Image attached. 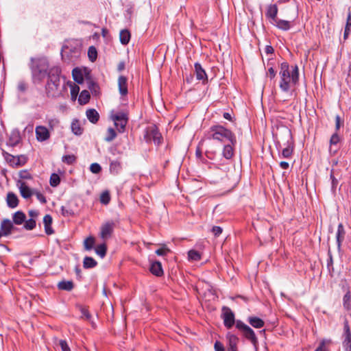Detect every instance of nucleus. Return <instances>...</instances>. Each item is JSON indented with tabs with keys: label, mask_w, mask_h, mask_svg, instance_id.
<instances>
[{
	"label": "nucleus",
	"mask_w": 351,
	"mask_h": 351,
	"mask_svg": "<svg viewBox=\"0 0 351 351\" xmlns=\"http://www.w3.org/2000/svg\"><path fill=\"white\" fill-rule=\"evenodd\" d=\"M195 73L197 80H202V83L205 84L208 82V77L205 70L202 68L199 62H195L194 64Z\"/></svg>",
	"instance_id": "12"
},
{
	"label": "nucleus",
	"mask_w": 351,
	"mask_h": 351,
	"mask_svg": "<svg viewBox=\"0 0 351 351\" xmlns=\"http://www.w3.org/2000/svg\"><path fill=\"white\" fill-rule=\"evenodd\" d=\"M226 337L230 347L229 351H237V344L239 341L237 337L230 332H228Z\"/></svg>",
	"instance_id": "21"
},
{
	"label": "nucleus",
	"mask_w": 351,
	"mask_h": 351,
	"mask_svg": "<svg viewBox=\"0 0 351 351\" xmlns=\"http://www.w3.org/2000/svg\"><path fill=\"white\" fill-rule=\"evenodd\" d=\"M107 136L105 138L106 141L110 142L114 140L117 136V134L113 128H108L107 130Z\"/></svg>",
	"instance_id": "41"
},
{
	"label": "nucleus",
	"mask_w": 351,
	"mask_h": 351,
	"mask_svg": "<svg viewBox=\"0 0 351 351\" xmlns=\"http://www.w3.org/2000/svg\"><path fill=\"white\" fill-rule=\"evenodd\" d=\"M208 138L221 142L227 141L232 145L236 143V138L234 134L230 130L219 125H213L210 128Z\"/></svg>",
	"instance_id": "3"
},
{
	"label": "nucleus",
	"mask_w": 351,
	"mask_h": 351,
	"mask_svg": "<svg viewBox=\"0 0 351 351\" xmlns=\"http://www.w3.org/2000/svg\"><path fill=\"white\" fill-rule=\"evenodd\" d=\"M28 213H29V215L32 217L31 219H34V218L36 217L38 215V211L33 210H29Z\"/></svg>",
	"instance_id": "63"
},
{
	"label": "nucleus",
	"mask_w": 351,
	"mask_h": 351,
	"mask_svg": "<svg viewBox=\"0 0 351 351\" xmlns=\"http://www.w3.org/2000/svg\"><path fill=\"white\" fill-rule=\"evenodd\" d=\"M71 128L72 132L75 135L80 136L83 133V128L77 119H74L72 121Z\"/></svg>",
	"instance_id": "26"
},
{
	"label": "nucleus",
	"mask_w": 351,
	"mask_h": 351,
	"mask_svg": "<svg viewBox=\"0 0 351 351\" xmlns=\"http://www.w3.org/2000/svg\"><path fill=\"white\" fill-rule=\"evenodd\" d=\"M80 312L82 313L81 318L90 321L91 315L85 307H80Z\"/></svg>",
	"instance_id": "42"
},
{
	"label": "nucleus",
	"mask_w": 351,
	"mask_h": 351,
	"mask_svg": "<svg viewBox=\"0 0 351 351\" xmlns=\"http://www.w3.org/2000/svg\"><path fill=\"white\" fill-rule=\"evenodd\" d=\"M59 345L62 351H71V349L65 340H60Z\"/></svg>",
	"instance_id": "50"
},
{
	"label": "nucleus",
	"mask_w": 351,
	"mask_h": 351,
	"mask_svg": "<svg viewBox=\"0 0 351 351\" xmlns=\"http://www.w3.org/2000/svg\"><path fill=\"white\" fill-rule=\"evenodd\" d=\"M90 170L93 173H98L101 171V166L98 163H93L90 165Z\"/></svg>",
	"instance_id": "46"
},
{
	"label": "nucleus",
	"mask_w": 351,
	"mask_h": 351,
	"mask_svg": "<svg viewBox=\"0 0 351 351\" xmlns=\"http://www.w3.org/2000/svg\"><path fill=\"white\" fill-rule=\"evenodd\" d=\"M188 257L189 260L197 261L200 260L201 255L197 251L191 250L188 252Z\"/></svg>",
	"instance_id": "37"
},
{
	"label": "nucleus",
	"mask_w": 351,
	"mask_h": 351,
	"mask_svg": "<svg viewBox=\"0 0 351 351\" xmlns=\"http://www.w3.org/2000/svg\"><path fill=\"white\" fill-rule=\"evenodd\" d=\"M118 86L120 94L125 96L128 93V79L124 75H120L118 79Z\"/></svg>",
	"instance_id": "17"
},
{
	"label": "nucleus",
	"mask_w": 351,
	"mask_h": 351,
	"mask_svg": "<svg viewBox=\"0 0 351 351\" xmlns=\"http://www.w3.org/2000/svg\"><path fill=\"white\" fill-rule=\"evenodd\" d=\"M169 251V249L164 245L161 248L156 250V254L158 256H164L166 255Z\"/></svg>",
	"instance_id": "47"
},
{
	"label": "nucleus",
	"mask_w": 351,
	"mask_h": 351,
	"mask_svg": "<svg viewBox=\"0 0 351 351\" xmlns=\"http://www.w3.org/2000/svg\"><path fill=\"white\" fill-rule=\"evenodd\" d=\"M97 261L90 256H86L84 258L83 261V266L84 268L88 269V268H93L97 265Z\"/></svg>",
	"instance_id": "29"
},
{
	"label": "nucleus",
	"mask_w": 351,
	"mask_h": 351,
	"mask_svg": "<svg viewBox=\"0 0 351 351\" xmlns=\"http://www.w3.org/2000/svg\"><path fill=\"white\" fill-rule=\"evenodd\" d=\"M286 136L288 138L287 145L282 149V155L284 158H290L293 154V142L291 138V133L289 130H286Z\"/></svg>",
	"instance_id": "11"
},
{
	"label": "nucleus",
	"mask_w": 351,
	"mask_h": 351,
	"mask_svg": "<svg viewBox=\"0 0 351 351\" xmlns=\"http://www.w3.org/2000/svg\"><path fill=\"white\" fill-rule=\"evenodd\" d=\"M49 62L47 58H41L36 60L32 67V73L35 80L42 81L49 73Z\"/></svg>",
	"instance_id": "5"
},
{
	"label": "nucleus",
	"mask_w": 351,
	"mask_h": 351,
	"mask_svg": "<svg viewBox=\"0 0 351 351\" xmlns=\"http://www.w3.org/2000/svg\"><path fill=\"white\" fill-rule=\"evenodd\" d=\"M114 222L112 221H107L104 223L101 227L100 230V237L102 239H108L110 237L114 228Z\"/></svg>",
	"instance_id": "10"
},
{
	"label": "nucleus",
	"mask_w": 351,
	"mask_h": 351,
	"mask_svg": "<svg viewBox=\"0 0 351 351\" xmlns=\"http://www.w3.org/2000/svg\"><path fill=\"white\" fill-rule=\"evenodd\" d=\"M61 69L55 66L49 69L48 73V81L46 84V92L49 97H56L60 94V75Z\"/></svg>",
	"instance_id": "2"
},
{
	"label": "nucleus",
	"mask_w": 351,
	"mask_h": 351,
	"mask_svg": "<svg viewBox=\"0 0 351 351\" xmlns=\"http://www.w3.org/2000/svg\"><path fill=\"white\" fill-rule=\"evenodd\" d=\"M278 7L276 4H270L267 8L265 16L267 19L271 20V22H274L278 18Z\"/></svg>",
	"instance_id": "14"
},
{
	"label": "nucleus",
	"mask_w": 351,
	"mask_h": 351,
	"mask_svg": "<svg viewBox=\"0 0 351 351\" xmlns=\"http://www.w3.org/2000/svg\"><path fill=\"white\" fill-rule=\"evenodd\" d=\"M19 177L22 179H31L32 178L30 173L27 171H25V170L21 171L19 172Z\"/></svg>",
	"instance_id": "53"
},
{
	"label": "nucleus",
	"mask_w": 351,
	"mask_h": 351,
	"mask_svg": "<svg viewBox=\"0 0 351 351\" xmlns=\"http://www.w3.org/2000/svg\"><path fill=\"white\" fill-rule=\"evenodd\" d=\"M346 28L347 29H351V14H350V13L348 14V16L347 18Z\"/></svg>",
	"instance_id": "61"
},
{
	"label": "nucleus",
	"mask_w": 351,
	"mask_h": 351,
	"mask_svg": "<svg viewBox=\"0 0 351 351\" xmlns=\"http://www.w3.org/2000/svg\"><path fill=\"white\" fill-rule=\"evenodd\" d=\"M120 166V164L119 162L117 161H112L111 163H110V170H114V169H116L117 168H119Z\"/></svg>",
	"instance_id": "62"
},
{
	"label": "nucleus",
	"mask_w": 351,
	"mask_h": 351,
	"mask_svg": "<svg viewBox=\"0 0 351 351\" xmlns=\"http://www.w3.org/2000/svg\"><path fill=\"white\" fill-rule=\"evenodd\" d=\"M222 311L224 326L228 328H230L235 322L234 315L228 307H223Z\"/></svg>",
	"instance_id": "9"
},
{
	"label": "nucleus",
	"mask_w": 351,
	"mask_h": 351,
	"mask_svg": "<svg viewBox=\"0 0 351 351\" xmlns=\"http://www.w3.org/2000/svg\"><path fill=\"white\" fill-rule=\"evenodd\" d=\"M130 32L128 29H122L119 34L120 42L122 45H128L130 40Z\"/></svg>",
	"instance_id": "24"
},
{
	"label": "nucleus",
	"mask_w": 351,
	"mask_h": 351,
	"mask_svg": "<svg viewBox=\"0 0 351 351\" xmlns=\"http://www.w3.org/2000/svg\"><path fill=\"white\" fill-rule=\"evenodd\" d=\"M90 99V93L88 90H82L78 97V102L80 104H86Z\"/></svg>",
	"instance_id": "30"
},
{
	"label": "nucleus",
	"mask_w": 351,
	"mask_h": 351,
	"mask_svg": "<svg viewBox=\"0 0 351 351\" xmlns=\"http://www.w3.org/2000/svg\"><path fill=\"white\" fill-rule=\"evenodd\" d=\"M76 160V157L74 155H65L62 158V161L68 165L73 164Z\"/></svg>",
	"instance_id": "40"
},
{
	"label": "nucleus",
	"mask_w": 351,
	"mask_h": 351,
	"mask_svg": "<svg viewBox=\"0 0 351 351\" xmlns=\"http://www.w3.org/2000/svg\"><path fill=\"white\" fill-rule=\"evenodd\" d=\"M243 333L245 337L249 339L253 344L256 343L257 337L250 327H248Z\"/></svg>",
	"instance_id": "27"
},
{
	"label": "nucleus",
	"mask_w": 351,
	"mask_h": 351,
	"mask_svg": "<svg viewBox=\"0 0 351 351\" xmlns=\"http://www.w3.org/2000/svg\"><path fill=\"white\" fill-rule=\"evenodd\" d=\"M343 123V121L341 120V117L339 115H337L335 117V128L337 130H338L340 128Z\"/></svg>",
	"instance_id": "56"
},
{
	"label": "nucleus",
	"mask_w": 351,
	"mask_h": 351,
	"mask_svg": "<svg viewBox=\"0 0 351 351\" xmlns=\"http://www.w3.org/2000/svg\"><path fill=\"white\" fill-rule=\"evenodd\" d=\"M36 134L38 141H44L49 138L48 130L43 126H37L36 128Z\"/></svg>",
	"instance_id": "16"
},
{
	"label": "nucleus",
	"mask_w": 351,
	"mask_h": 351,
	"mask_svg": "<svg viewBox=\"0 0 351 351\" xmlns=\"http://www.w3.org/2000/svg\"><path fill=\"white\" fill-rule=\"evenodd\" d=\"M144 138L147 142L153 141L156 145H160L162 141V135L155 125H152L146 128Z\"/></svg>",
	"instance_id": "6"
},
{
	"label": "nucleus",
	"mask_w": 351,
	"mask_h": 351,
	"mask_svg": "<svg viewBox=\"0 0 351 351\" xmlns=\"http://www.w3.org/2000/svg\"><path fill=\"white\" fill-rule=\"evenodd\" d=\"M343 306L347 309L351 308V297L349 293H347L343 297Z\"/></svg>",
	"instance_id": "44"
},
{
	"label": "nucleus",
	"mask_w": 351,
	"mask_h": 351,
	"mask_svg": "<svg viewBox=\"0 0 351 351\" xmlns=\"http://www.w3.org/2000/svg\"><path fill=\"white\" fill-rule=\"evenodd\" d=\"M277 28L283 31H288L291 28V23L289 21L277 19L274 23L271 22Z\"/></svg>",
	"instance_id": "18"
},
{
	"label": "nucleus",
	"mask_w": 351,
	"mask_h": 351,
	"mask_svg": "<svg viewBox=\"0 0 351 351\" xmlns=\"http://www.w3.org/2000/svg\"><path fill=\"white\" fill-rule=\"evenodd\" d=\"M330 341L322 340L319 344V346L317 348L315 351H327L326 348V343H328Z\"/></svg>",
	"instance_id": "51"
},
{
	"label": "nucleus",
	"mask_w": 351,
	"mask_h": 351,
	"mask_svg": "<svg viewBox=\"0 0 351 351\" xmlns=\"http://www.w3.org/2000/svg\"><path fill=\"white\" fill-rule=\"evenodd\" d=\"M212 232L215 236L217 237L222 232V228L219 226H213L212 228Z\"/></svg>",
	"instance_id": "55"
},
{
	"label": "nucleus",
	"mask_w": 351,
	"mask_h": 351,
	"mask_svg": "<svg viewBox=\"0 0 351 351\" xmlns=\"http://www.w3.org/2000/svg\"><path fill=\"white\" fill-rule=\"evenodd\" d=\"M112 121L114 122V126L119 132H123L125 125L128 123V116L124 112H117L110 115Z\"/></svg>",
	"instance_id": "8"
},
{
	"label": "nucleus",
	"mask_w": 351,
	"mask_h": 351,
	"mask_svg": "<svg viewBox=\"0 0 351 351\" xmlns=\"http://www.w3.org/2000/svg\"><path fill=\"white\" fill-rule=\"evenodd\" d=\"M18 186L21 195L23 197L27 199L34 195L35 191L31 190V189H29L25 182L19 181Z\"/></svg>",
	"instance_id": "15"
},
{
	"label": "nucleus",
	"mask_w": 351,
	"mask_h": 351,
	"mask_svg": "<svg viewBox=\"0 0 351 351\" xmlns=\"http://www.w3.org/2000/svg\"><path fill=\"white\" fill-rule=\"evenodd\" d=\"M265 52L267 54H272L274 52V49L272 46L271 45H267L265 49Z\"/></svg>",
	"instance_id": "60"
},
{
	"label": "nucleus",
	"mask_w": 351,
	"mask_h": 351,
	"mask_svg": "<svg viewBox=\"0 0 351 351\" xmlns=\"http://www.w3.org/2000/svg\"><path fill=\"white\" fill-rule=\"evenodd\" d=\"M214 348L215 351H225L223 345L218 341L215 343Z\"/></svg>",
	"instance_id": "54"
},
{
	"label": "nucleus",
	"mask_w": 351,
	"mask_h": 351,
	"mask_svg": "<svg viewBox=\"0 0 351 351\" xmlns=\"http://www.w3.org/2000/svg\"><path fill=\"white\" fill-rule=\"evenodd\" d=\"M223 156L227 158L230 159L233 156V149L230 145H225L223 150Z\"/></svg>",
	"instance_id": "35"
},
{
	"label": "nucleus",
	"mask_w": 351,
	"mask_h": 351,
	"mask_svg": "<svg viewBox=\"0 0 351 351\" xmlns=\"http://www.w3.org/2000/svg\"><path fill=\"white\" fill-rule=\"evenodd\" d=\"M13 221L16 225H21L25 222L26 216L22 211H17L13 215Z\"/></svg>",
	"instance_id": "25"
},
{
	"label": "nucleus",
	"mask_w": 351,
	"mask_h": 351,
	"mask_svg": "<svg viewBox=\"0 0 351 351\" xmlns=\"http://www.w3.org/2000/svg\"><path fill=\"white\" fill-rule=\"evenodd\" d=\"M36 226V221L34 219H29V220L25 221L24 227L27 230H32Z\"/></svg>",
	"instance_id": "45"
},
{
	"label": "nucleus",
	"mask_w": 351,
	"mask_h": 351,
	"mask_svg": "<svg viewBox=\"0 0 351 351\" xmlns=\"http://www.w3.org/2000/svg\"><path fill=\"white\" fill-rule=\"evenodd\" d=\"M343 347L346 351H351V335H345V339L343 341Z\"/></svg>",
	"instance_id": "43"
},
{
	"label": "nucleus",
	"mask_w": 351,
	"mask_h": 351,
	"mask_svg": "<svg viewBox=\"0 0 351 351\" xmlns=\"http://www.w3.org/2000/svg\"><path fill=\"white\" fill-rule=\"evenodd\" d=\"M107 247L106 244H101L95 248L96 254L99 256L101 258H104L106 254Z\"/></svg>",
	"instance_id": "33"
},
{
	"label": "nucleus",
	"mask_w": 351,
	"mask_h": 351,
	"mask_svg": "<svg viewBox=\"0 0 351 351\" xmlns=\"http://www.w3.org/2000/svg\"><path fill=\"white\" fill-rule=\"evenodd\" d=\"M60 290L70 291L73 289V282L71 280H62L58 283Z\"/></svg>",
	"instance_id": "23"
},
{
	"label": "nucleus",
	"mask_w": 351,
	"mask_h": 351,
	"mask_svg": "<svg viewBox=\"0 0 351 351\" xmlns=\"http://www.w3.org/2000/svg\"><path fill=\"white\" fill-rule=\"evenodd\" d=\"M339 141V136L337 134H334L330 140V145H336Z\"/></svg>",
	"instance_id": "52"
},
{
	"label": "nucleus",
	"mask_w": 351,
	"mask_h": 351,
	"mask_svg": "<svg viewBox=\"0 0 351 351\" xmlns=\"http://www.w3.org/2000/svg\"><path fill=\"white\" fill-rule=\"evenodd\" d=\"M73 80L79 84H83L84 79L91 80L90 70L87 67H75L72 71Z\"/></svg>",
	"instance_id": "7"
},
{
	"label": "nucleus",
	"mask_w": 351,
	"mask_h": 351,
	"mask_svg": "<svg viewBox=\"0 0 351 351\" xmlns=\"http://www.w3.org/2000/svg\"><path fill=\"white\" fill-rule=\"evenodd\" d=\"M88 56L91 62H94L97 59V51L94 46H90L88 48Z\"/></svg>",
	"instance_id": "36"
},
{
	"label": "nucleus",
	"mask_w": 351,
	"mask_h": 351,
	"mask_svg": "<svg viewBox=\"0 0 351 351\" xmlns=\"http://www.w3.org/2000/svg\"><path fill=\"white\" fill-rule=\"evenodd\" d=\"M268 74L271 80L274 79L276 75V72L273 67L268 69Z\"/></svg>",
	"instance_id": "58"
},
{
	"label": "nucleus",
	"mask_w": 351,
	"mask_h": 351,
	"mask_svg": "<svg viewBox=\"0 0 351 351\" xmlns=\"http://www.w3.org/2000/svg\"><path fill=\"white\" fill-rule=\"evenodd\" d=\"M279 87L283 93H289L299 82V69L297 64L289 66L287 62L280 65Z\"/></svg>",
	"instance_id": "1"
},
{
	"label": "nucleus",
	"mask_w": 351,
	"mask_h": 351,
	"mask_svg": "<svg viewBox=\"0 0 351 351\" xmlns=\"http://www.w3.org/2000/svg\"><path fill=\"white\" fill-rule=\"evenodd\" d=\"M17 88H18V90L21 93L25 92L27 88L26 84L23 82H19L18 84Z\"/></svg>",
	"instance_id": "57"
},
{
	"label": "nucleus",
	"mask_w": 351,
	"mask_h": 351,
	"mask_svg": "<svg viewBox=\"0 0 351 351\" xmlns=\"http://www.w3.org/2000/svg\"><path fill=\"white\" fill-rule=\"evenodd\" d=\"M95 245V239L93 237L86 238L84 241V246L86 250H90Z\"/></svg>",
	"instance_id": "34"
},
{
	"label": "nucleus",
	"mask_w": 351,
	"mask_h": 351,
	"mask_svg": "<svg viewBox=\"0 0 351 351\" xmlns=\"http://www.w3.org/2000/svg\"><path fill=\"white\" fill-rule=\"evenodd\" d=\"M6 202L10 208H16L19 204L17 196L12 192H9L7 195Z\"/></svg>",
	"instance_id": "19"
},
{
	"label": "nucleus",
	"mask_w": 351,
	"mask_h": 351,
	"mask_svg": "<svg viewBox=\"0 0 351 351\" xmlns=\"http://www.w3.org/2000/svg\"><path fill=\"white\" fill-rule=\"evenodd\" d=\"M81 51V45L77 40H71L62 47L61 56L63 60L74 61L80 56Z\"/></svg>",
	"instance_id": "4"
},
{
	"label": "nucleus",
	"mask_w": 351,
	"mask_h": 351,
	"mask_svg": "<svg viewBox=\"0 0 351 351\" xmlns=\"http://www.w3.org/2000/svg\"><path fill=\"white\" fill-rule=\"evenodd\" d=\"M345 335H351L350 329L347 321L345 322L344 324Z\"/></svg>",
	"instance_id": "59"
},
{
	"label": "nucleus",
	"mask_w": 351,
	"mask_h": 351,
	"mask_svg": "<svg viewBox=\"0 0 351 351\" xmlns=\"http://www.w3.org/2000/svg\"><path fill=\"white\" fill-rule=\"evenodd\" d=\"M248 322L254 328H261L264 326V322L257 317H249Z\"/></svg>",
	"instance_id": "28"
},
{
	"label": "nucleus",
	"mask_w": 351,
	"mask_h": 351,
	"mask_svg": "<svg viewBox=\"0 0 351 351\" xmlns=\"http://www.w3.org/2000/svg\"><path fill=\"white\" fill-rule=\"evenodd\" d=\"M110 196L108 191H104L100 195V202L103 204H108L110 202Z\"/></svg>",
	"instance_id": "38"
},
{
	"label": "nucleus",
	"mask_w": 351,
	"mask_h": 351,
	"mask_svg": "<svg viewBox=\"0 0 351 351\" xmlns=\"http://www.w3.org/2000/svg\"><path fill=\"white\" fill-rule=\"evenodd\" d=\"M3 156L6 161L9 162L11 165H19V159L15 158L14 156L3 152Z\"/></svg>",
	"instance_id": "31"
},
{
	"label": "nucleus",
	"mask_w": 351,
	"mask_h": 351,
	"mask_svg": "<svg viewBox=\"0 0 351 351\" xmlns=\"http://www.w3.org/2000/svg\"><path fill=\"white\" fill-rule=\"evenodd\" d=\"M236 327L243 332L249 326L243 322L237 320L236 322Z\"/></svg>",
	"instance_id": "48"
},
{
	"label": "nucleus",
	"mask_w": 351,
	"mask_h": 351,
	"mask_svg": "<svg viewBox=\"0 0 351 351\" xmlns=\"http://www.w3.org/2000/svg\"><path fill=\"white\" fill-rule=\"evenodd\" d=\"M43 223L45 226V233L48 235L52 234L53 233V230L51 228L52 217L50 215H46L43 217Z\"/></svg>",
	"instance_id": "20"
},
{
	"label": "nucleus",
	"mask_w": 351,
	"mask_h": 351,
	"mask_svg": "<svg viewBox=\"0 0 351 351\" xmlns=\"http://www.w3.org/2000/svg\"><path fill=\"white\" fill-rule=\"evenodd\" d=\"M150 271L154 275L156 276H160L163 274L162 265L159 261H155L152 263Z\"/></svg>",
	"instance_id": "22"
},
{
	"label": "nucleus",
	"mask_w": 351,
	"mask_h": 351,
	"mask_svg": "<svg viewBox=\"0 0 351 351\" xmlns=\"http://www.w3.org/2000/svg\"><path fill=\"white\" fill-rule=\"evenodd\" d=\"M34 195H36V198L40 203L45 204L47 202L45 197L41 193L35 191Z\"/></svg>",
	"instance_id": "49"
},
{
	"label": "nucleus",
	"mask_w": 351,
	"mask_h": 351,
	"mask_svg": "<svg viewBox=\"0 0 351 351\" xmlns=\"http://www.w3.org/2000/svg\"><path fill=\"white\" fill-rule=\"evenodd\" d=\"M280 166L281 168L284 169H287L289 167V163L287 162H285V161H282L280 162Z\"/></svg>",
	"instance_id": "64"
},
{
	"label": "nucleus",
	"mask_w": 351,
	"mask_h": 351,
	"mask_svg": "<svg viewBox=\"0 0 351 351\" xmlns=\"http://www.w3.org/2000/svg\"><path fill=\"white\" fill-rule=\"evenodd\" d=\"M50 184L51 186L56 187L57 186L60 182V177L56 173H52L50 177Z\"/></svg>",
	"instance_id": "39"
},
{
	"label": "nucleus",
	"mask_w": 351,
	"mask_h": 351,
	"mask_svg": "<svg viewBox=\"0 0 351 351\" xmlns=\"http://www.w3.org/2000/svg\"><path fill=\"white\" fill-rule=\"evenodd\" d=\"M13 228V223L10 219H5L1 221V231L2 232L3 236L6 237L10 234Z\"/></svg>",
	"instance_id": "13"
},
{
	"label": "nucleus",
	"mask_w": 351,
	"mask_h": 351,
	"mask_svg": "<svg viewBox=\"0 0 351 351\" xmlns=\"http://www.w3.org/2000/svg\"><path fill=\"white\" fill-rule=\"evenodd\" d=\"M88 119L93 123H95L99 118L97 111H86Z\"/></svg>",
	"instance_id": "32"
}]
</instances>
